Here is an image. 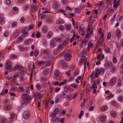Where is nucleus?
I'll list each match as a JSON object with an SVG mask.
<instances>
[{
  "instance_id": "obj_30",
  "label": "nucleus",
  "mask_w": 123,
  "mask_h": 123,
  "mask_svg": "<svg viewBox=\"0 0 123 123\" xmlns=\"http://www.w3.org/2000/svg\"><path fill=\"white\" fill-rule=\"evenodd\" d=\"M64 45V44L63 43L60 44L58 46L59 49H62L63 48Z\"/></svg>"
},
{
  "instance_id": "obj_3",
  "label": "nucleus",
  "mask_w": 123,
  "mask_h": 123,
  "mask_svg": "<svg viewBox=\"0 0 123 123\" xmlns=\"http://www.w3.org/2000/svg\"><path fill=\"white\" fill-rule=\"evenodd\" d=\"M29 111H25L24 112L23 115V118L26 119H28L29 117Z\"/></svg>"
},
{
  "instance_id": "obj_25",
  "label": "nucleus",
  "mask_w": 123,
  "mask_h": 123,
  "mask_svg": "<svg viewBox=\"0 0 123 123\" xmlns=\"http://www.w3.org/2000/svg\"><path fill=\"white\" fill-rule=\"evenodd\" d=\"M106 119V117L105 116H104L100 118V121L103 122L105 121Z\"/></svg>"
},
{
  "instance_id": "obj_5",
  "label": "nucleus",
  "mask_w": 123,
  "mask_h": 123,
  "mask_svg": "<svg viewBox=\"0 0 123 123\" xmlns=\"http://www.w3.org/2000/svg\"><path fill=\"white\" fill-rule=\"evenodd\" d=\"M60 72L57 69H56L54 72V78L56 80H57L58 79Z\"/></svg>"
},
{
  "instance_id": "obj_58",
  "label": "nucleus",
  "mask_w": 123,
  "mask_h": 123,
  "mask_svg": "<svg viewBox=\"0 0 123 123\" xmlns=\"http://www.w3.org/2000/svg\"><path fill=\"white\" fill-rule=\"evenodd\" d=\"M29 7H30V6H29V5L28 4H26L25 6V10L26 11L28 9Z\"/></svg>"
},
{
  "instance_id": "obj_47",
  "label": "nucleus",
  "mask_w": 123,
  "mask_h": 123,
  "mask_svg": "<svg viewBox=\"0 0 123 123\" xmlns=\"http://www.w3.org/2000/svg\"><path fill=\"white\" fill-rule=\"evenodd\" d=\"M113 62L114 63H116L117 62V60L115 56H114L113 60Z\"/></svg>"
},
{
  "instance_id": "obj_31",
  "label": "nucleus",
  "mask_w": 123,
  "mask_h": 123,
  "mask_svg": "<svg viewBox=\"0 0 123 123\" xmlns=\"http://www.w3.org/2000/svg\"><path fill=\"white\" fill-rule=\"evenodd\" d=\"M108 108V107L107 106L104 105L102 107V110L103 111H106L107 110Z\"/></svg>"
},
{
  "instance_id": "obj_60",
  "label": "nucleus",
  "mask_w": 123,
  "mask_h": 123,
  "mask_svg": "<svg viewBox=\"0 0 123 123\" xmlns=\"http://www.w3.org/2000/svg\"><path fill=\"white\" fill-rule=\"evenodd\" d=\"M18 74H14L13 77V80H14L18 76Z\"/></svg>"
},
{
  "instance_id": "obj_56",
  "label": "nucleus",
  "mask_w": 123,
  "mask_h": 123,
  "mask_svg": "<svg viewBox=\"0 0 123 123\" xmlns=\"http://www.w3.org/2000/svg\"><path fill=\"white\" fill-rule=\"evenodd\" d=\"M98 5H99L101 6H102L104 4V3L103 1H101L99 2V3H98Z\"/></svg>"
},
{
  "instance_id": "obj_39",
  "label": "nucleus",
  "mask_w": 123,
  "mask_h": 123,
  "mask_svg": "<svg viewBox=\"0 0 123 123\" xmlns=\"http://www.w3.org/2000/svg\"><path fill=\"white\" fill-rule=\"evenodd\" d=\"M13 118L10 117L7 119V121L9 123H11L13 121Z\"/></svg>"
},
{
  "instance_id": "obj_7",
  "label": "nucleus",
  "mask_w": 123,
  "mask_h": 123,
  "mask_svg": "<svg viewBox=\"0 0 123 123\" xmlns=\"http://www.w3.org/2000/svg\"><path fill=\"white\" fill-rule=\"evenodd\" d=\"M112 65V63L109 61L107 62L104 64L105 66L106 69L109 68Z\"/></svg>"
},
{
  "instance_id": "obj_2",
  "label": "nucleus",
  "mask_w": 123,
  "mask_h": 123,
  "mask_svg": "<svg viewBox=\"0 0 123 123\" xmlns=\"http://www.w3.org/2000/svg\"><path fill=\"white\" fill-rule=\"evenodd\" d=\"M81 54L82 56L81 57L79 63V64L80 65H82V63L83 62L84 63H85L84 62L85 61V52L84 50L82 52Z\"/></svg>"
},
{
  "instance_id": "obj_9",
  "label": "nucleus",
  "mask_w": 123,
  "mask_h": 123,
  "mask_svg": "<svg viewBox=\"0 0 123 123\" xmlns=\"http://www.w3.org/2000/svg\"><path fill=\"white\" fill-rule=\"evenodd\" d=\"M11 63V62L10 60H8L7 61L6 63V69L9 70L12 67Z\"/></svg>"
},
{
  "instance_id": "obj_20",
  "label": "nucleus",
  "mask_w": 123,
  "mask_h": 123,
  "mask_svg": "<svg viewBox=\"0 0 123 123\" xmlns=\"http://www.w3.org/2000/svg\"><path fill=\"white\" fill-rule=\"evenodd\" d=\"M47 58L50 59L51 58L52 55V53L50 52H49L48 53L47 55Z\"/></svg>"
},
{
  "instance_id": "obj_4",
  "label": "nucleus",
  "mask_w": 123,
  "mask_h": 123,
  "mask_svg": "<svg viewBox=\"0 0 123 123\" xmlns=\"http://www.w3.org/2000/svg\"><path fill=\"white\" fill-rule=\"evenodd\" d=\"M29 29L27 27L23 28L21 32L22 34H24V36L26 35V34L27 33Z\"/></svg>"
},
{
  "instance_id": "obj_49",
  "label": "nucleus",
  "mask_w": 123,
  "mask_h": 123,
  "mask_svg": "<svg viewBox=\"0 0 123 123\" xmlns=\"http://www.w3.org/2000/svg\"><path fill=\"white\" fill-rule=\"evenodd\" d=\"M53 6L55 9H57L58 7V4L54 3L53 5Z\"/></svg>"
},
{
  "instance_id": "obj_19",
  "label": "nucleus",
  "mask_w": 123,
  "mask_h": 123,
  "mask_svg": "<svg viewBox=\"0 0 123 123\" xmlns=\"http://www.w3.org/2000/svg\"><path fill=\"white\" fill-rule=\"evenodd\" d=\"M11 109V106L10 105H7L4 107V109L6 111H8Z\"/></svg>"
},
{
  "instance_id": "obj_59",
  "label": "nucleus",
  "mask_w": 123,
  "mask_h": 123,
  "mask_svg": "<svg viewBox=\"0 0 123 123\" xmlns=\"http://www.w3.org/2000/svg\"><path fill=\"white\" fill-rule=\"evenodd\" d=\"M17 88V87L16 86H14L11 88L12 91H15Z\"/></svg>"
},
{
  "instance_id": "obj_48",
  "label": "nucleus",
  "mask_w": 123,
  "mask_h": 123,
  "mask_svg": "<svg viewBox=\"0 0 123 123\" xmlns=\"http://www.w3.org/2000/svg\"><path fill=\"white\" fill-rule=\"evenodd\" d=\"M111 36V33L110 32H109L108 33V34L107 36V39L108 40L110 38Z\"/></svg>"
},
{
  "instance_id": "obj_28",
  "label": "nucleus",
  "mask_w": 123,
  "mask_h": 123,
  "mask_svg": "<svg viewBox=\"0 0 123 123\" xmlns=\"http://www.w3.org/2000/svg\"><path fill=\"white\" fill-rule=\"evenodd\" d=\"M67 82V80L66 79H65L63 81L60 82L59 84L60 86L64 85Z\"/></svg>"
},
{
  "instance_id": "obj_22",
  "label": "nucleus",
  "mask_w": 123,
  "mask_h": 123,
  "mask_svg": "<svg viewBox=\"0 0 123 123\" xmlns=\"http://www.w3.org/2000/svg\"><path fill=\"white\" fill-rule=\"evenodd\" d=\"M116 34L117 36L118 37H119L121 36V31L120 30H117Z\"/></svg>"
},
{
  "instance_id": "obj_53",
  "label": "nucleus",
  "mask_w": 123,
  "mask_h": 123,
  "mask_svg": "<svg viewBox=\"0 0 123 123\" xmlns=\"http://www.w3.org/2000/svg\"><path fill=\"white\" fill-rule=\"evenodd\" d=\"M59 29L62 31H63L64 30V27L63 25H61L59 26Z\"/></svg>"
},
{
  "instance_id": "obj_24",
  "label": "nucleus",
  "mask_w": 123,
  "mask_h": 123,
  "mask_svg": "<svg viewBox=\"0 0 123 123\" xmlns=\"http://www.w3.org/2000/svg\"><path fill=\"white\" fill-rule=\"evenodd\" d=\"M52 35V33L51 31H49L47 35V37L48 38H50Z\"/></svg>"
},
{
  "instance_id": "obj_40",
  "label": "nucleus",
  "mask_w": 123,
  "mask_h": 123,
  "mask_svg": "<svg viewBox=\"0 0 123 123\" xmlns=\"http://www.w3.org/2000/svg\"><path fill=\"white\" fill-rule=\"evenodd\" d=\"M17 25V23L16 22H13L12 24V27H15Z\"/></svg>"
},
{
  "instance_id": "obj_42",
  "label": "nucleus",
  "mask_w": 123,
  "mask_h": 123,
  "mask_svg": "<svg viewBox=\"0 0 123 123\" xmlns=\"http://www.w3.org/2000/svg\"><path fill=\"white\" fill-rule=\"evenodd\" d=\"M79 33L83 37L84 36V31L82 30H81L79 31Z\"/></svg>"
},
{
  "instance_id": "obj_46",
  "label": "nucleus",
  "mask_w": 123,
  "mask_h": 123,
  "mask_svg": "<svg viewBox=\"0 0 123 123\" xmlns=\"http://www.w3.org/2000/svg\"><path fill=\"white\" fill-rule=\"evenodd\" d=\"M39 52L38 50H36L34 53V55L35 56H37L38 55Z\"/></svg>"
},
{
  "instance_id": "obj_38",
  "label": "nucleus",
  "mask_w": 123,
  "mask_h": 123,
  "mask_svg": "<svg viewBox=\"0 0 123 123\" xmlns=\"http://www.w3.org/2000/svg\"><path fill=\"white\" fill-rule=\"evenodd\" d=\"M10 57L12 59H14L17 58V56L15 55L12 54L11 55Z\"/></svg>"
},
{
  "instance_id": "obj_63",
  "label": "nucleus",
  "mask_w": 123,
  "mask_h": 123,
  "mask_svg": "<svg viewBox=\"0 0 123 123\" xmlns=\"http://www.w3.org/2000/svg\"><path fill=\"white\" fill-rule=\"evenodd\" d=\"M68 10H69V11H71L72 10V9L69 6H66V10L67 11Z\"/></svg>"
},
{
  "instance_id": "obj_41",
  "label": "nucleus",
  "mask_w": 123,
  "mask_h": 123,
  "mask_svg": "<svg viewBox=\"0 0 123 123\" xmlns=\"http://www.w3.org/2000/svg\"><path fill=\"white\" fill-rule=\"evenodd\" d=\"M55 41H57L58 42H60L61 41H62L61 39L60 38H58V37H56L55 38Z\"/></svg>"
},
{
  "instance_id": "obj_1",
  "label": "nucleus",
  "mask_w": 123,
  "mask_h": 123,
  "mask_svg": "<svg viewBox=\"0 0 123 123\" xmlns=\"http://www.w3.org/2000/svg\"><path fill=\"white\" fill-rule=\"evenodd\" d=\"M21 98L24 100H26V101L28 102L29 101L31 100V98L27 94H23L22 95Z\"/></svg>"
},
{
  "instance_id": "obj_8",
  "label": "nucleus",
  "mask_w": 123,
  "mask_h": 123,
  "mask_svg": "<svg viewBox=\"0 0 123 123\" xmlns=\"http://www.w3.org/2000/svg\"><path fill=\"white\" fill-rule=\"evenodd\" d=\"M117 79L115 77L112 78L110 80V84L111 86H114L116 83Z\"/></svg>"
},
{
  "instance_id": "obj_21",
  "label": "nucleus",
  "mask_w": 123,
  "mask_h": 123,
  "mask_svg": "<svg viewBox=\"0 0 123 123\" xmlns=\"http://www.w3.org/2000/svg\"><path fill=\"white\" fill-rule=\"evenodd\" d=\"M49 69H45L43 71V73L44 74L46 75L48 74L49 73Z\"/></svg>"
},
{
  "instance_id": "obj_16",
  "label": "nucleus",
  "mask_w": 123,
  "mask_h": 123,
  "mask_svg": "<svg viewBox=\"0 0 123 123\" xmlns=\"http://www.w3.org/2000/svg\"><path fill=\"white\" fill-rule=\"evenodd\" d=\"M61 64L62 65L64 66V68L65 69L68 67V65L65 62L64 60H62L61 61Z\"/></svg>"
},
{
  "instance_id": "obj_57",
  "label": "nucleus",
  "mask_w": 123,
  "mask_h": 123,
  "mask_svg": "<svg viewBox=\"0 0 123 123\" xmlns=\"http://www.w3.org/2000/svg\"><path fill=\"white\" fill-rule=\"evenodd\" d=\"M31 43V41L30 39L27 40L25 42V43L26 44H28Z\"/></svg>"
},
{
  "instance_id": "obj_13",
  "label": "nucleus",
  "mask_w": 123,
  "mask_h": 123,
  "mask_svg": "<svg viewBox=\"0 0 123 123\" xmlns=\"http://www.w3.org/2000/svg\"><path fill=\"white\" fill-rule=\"evenodd\" d=\"M117 68L114 65H112L111 67L110 72L112 73H114L116 70Z\"/></svg>"
},
{
  "instance_id": "obj_18",
  "label": "nucleus",
  "mask_w": 123,
  "mask_h": 123,
  "mask_svg": "<svg viewBox=\"0 0 123 123\" xmlns=\"http://www.w3.org/2000/svg\"><path fill=\"white\" fill-rule=\"evenodd\" d=\"M28 103L27 101H25L24 102L21 103V106L22 107H26Z\"/></svg>"
},
{
  "instance_id": "obj_54",
  "label": "nucleus",
  "mask_w": 123,
  "mask_h": 123,
  "mask_svg": "<svg viewBox=\"0 0 123 123\" xmlns=\"http://www.w3.org/2000/svg\"><path fill=\"white\" fill-rule=\"evenodd\" d=\"M61 2L63 4H66L67 3L68 0H62Z\"/></svg>"
},
{
  "instance_id": "obj_23",
  "label": "nucleus",
  "mask_w": 123,
  "mask_h": 123,
  "mask_svg": "<svg viewBox=\"0 0 123 123\" xmlns=\"http://www.w3.org/2000/svg\"><path fill=\"white\" fill-rule=\"evenodd\" d=\"M93 34L92 31H91L90 33L88 32L86 35V36L85 37V38H87V40L89 39V36L91 34Z\"/></svg>"
},
{
  "instance_id": "obj_14",
  "label": "nucleus",
  "mask_w": 123,
  "mask_h": 123,
  "mask_svg": "<svg viewBox=\"0 0 123 123\" xmlns=\"http://www.w3.org/2000/svg\"><path fill=\"white\" fill-rule=\"evenodd\" d=\"M118 0L117 2H116L117 0L115 1L114 0H113V3L114 4V7L115 8H117L119 5V0Z\"/></svg>"
},
{
  "instance_id": "obj_51",
  "label": "nucleus",
  "mask_w": 123,
  "mask_h": 123,
  "mask_svg": "<svg viewBox=\"0 0 123 123\" xmlns=\"http://www.w3.org/2000/svg\"><path fill=\"white\" fill-rule=\"evenodd\" d=\"M5 22V19L3 18H0V23L2 22Z\"/></svg>"
},
{
  "instance_id": "obj_45",
  "label": "nucleus",
  "mask_w": 123,
  "mask_h": 123,
  "mask_svg": "<svg viewBox=\"0 0 123 123\" xmlns=\"http://www.w3.org/2000/svg\"><path fill=\"white\" fill-rule=\"evenodd\" d=\"M37 88L38 90H40L41 88V86L40 85L39 83H37L36 85Z\"/></svg>"
},
{
  "instance_id": "obj_35",
  "label": "nucleus",
  "mask_w": 123,
  "mask_h": 123,
  "mask_svg": "<svg viewBox=\"0 0 123 123\" xmlns=\"http://www.w3.org/2000/svg\"><path fill=\"white\" fill-rule=\"evenodd\" d=\"M51 60H49L45 64V65L46 66H49L50 65V64L51 63Z\"/></svg>"
},
{
  "instance_id": "obj_33",
  "label": "nucleus",
  "mask_w": 123,
  "mask_h": 123,
  "mask_svg": "<svg viewBox=\"0 0 123 123\" xmlns=\"http://www.w3.org/2000/svg\"><path fill=\"white\" fill-rule=\"evenodd\" d=\"M54 112L56 114H58L59 113V110L58 108H56L54 110Z\"/></svg>"
},
{
  "instance_id": "obj_15",
  "label": "nucleus",
  "mask_w": 123,
  "mask_h": 123,
  "mask_svg": "<svg viewBox=\"0 0 123 123\" xmlns=\"http://www.w3.org/2000/svg\"><path fill=\"white\" fill-rule=\"evenodd\" d=\"M30 9L31 11L32 12H35L37 11V7L34 5H33L31 6Z\"/></svg>"
},
{
  "instance_id": "obj_50",
  "label": "nucleus",
  "mask_w": 123,
  "mask_h": 123,
  "mask_svg": "<svg viewBox=\"0 0 123 123\" xmlns=\"http://www.w3.org/2000/svg\"><path fill=\"white\" fill-rule=\"evenodd\" d=\"M18 88L22 92H23L25 91V90L24 89L23 87L19 86L18 87Z\"/></svg>"
},
{
  "instance_id": "obj_36",
  "label": "nucleus",
  "mask_w": 123,
  "mask_h": 123,
  "mask_svg": "<svg viewBox=\"0 0 123 123\" xmlns=\"http://www.w3.org/2000/svg\"><path fill=\"white\" fill-rule=\"evenodd\" d=\"M111 115L112 116H115L116 115V113L115 111H112L111 112Z\"/></svg>"
},
{
  "instance_id": "obj_32",
  "label": "nucleus",
  "mask_w": 123,
  "mask_h": 123,
  "mask_svg": "<svg viewBox=\"0 0 123 123\" xmlns=\"http://www.w3.org/2000/svg\"><path fill=\"white\" fill-rule=\"evenodd\" d=\"M84 114V112L83 111H80V113L78 116V117L79 119L81 118L82 115Z\"/></svg>"
},
{
  "instance_id": "obj_26",
  "label": "nucleus",
  "mask_w": 123,
  "mask_h": 123,
  "mask_svg": "<svg viewBox=\"0 0 123 123\" xmlns=\"http://www.w3.org/2000/svg\"><path fill=\"white\" fill-rule=\"evenodd\" d=\"M89 21L91 22H94L95 21V20L93 17L91 16L90 17Z\"/></svg>"
},
{
  "instance_id": "obj_55",
  "label": "nucleus",
  "mask_w": 123,
  "mask_h": 123,
  "mask_svg": "<svg viewBox=\"0 0 123 123\" xmlns=\"http://www.w3.org/2000/svg\"><path fill=\"white\" fill-rule=\"evenodd\" d=\"M25 20V18L24 17H22L20 19V21L21 23H23Z\"/></svg>"
},
{
  "instance_id": "obj_52",
  "label": "nucleus",
  "mask_w": 123,
  "mask_h": 123,
  "mask_svg": "<svg viewBox=\"0 0 123 123\" xmlns=\"http://www.w3.org/2000/svg\"><path fill=\"white\" fill-rule=\"evenodd\" d=\"M105 52L106 53H109L110 52V49L109 47H107L106 48L105 50Z\"/></svg>"
},
{
  "instance_id": "obj_10",
  "label": "nucleus",
  "mask_w": 123,
  "mask_h": 123,
  "mask_svg": "<svg viewBox=\"0 0 123 123\" xmlns=\"http://www.w3.org/2000/svg\"><path fill=\"white\" fill-rule=\"evenodd\" d=\"M71 56L69 53H67L65 55V59L67 61H69L71 59Z\"/></svg>"
},
{
  "instance_id": "obj_37",
  "label": "nucleus",
  "mask_w": 123,
  "mask_h": 123,
  "mask_svg": "<svg viewBox=\"0 0 123 123\" xmlns=\"http://www.w3.org/2000/svg\"><path fill=\"white\" fill-rule=\"evenodd\" d=\"M18 70L21 71H23L24 70V68L23 67L18 66Z\"/></svg>"
},
{
  "instance_id": "obj_44",
  "label": "nucleus",
  "mask_w": 123,
  "mask_h": 123,
  "mask_svg": "<svg viewBox=\"0 0 123 123\" xmlns=\"http://www.w3.org/2000/svg\"><path fill=\"white\" fill-rule=\"evenodd\" d=\"M75 12L76 13H79L80 12V10L79 8H76L75 10Z\"/></svg>"
},
{
  "instance_id": "obj_12",
  "label": "nucleus",
  "mask_w": 123,
  "mask_h": 123,
  "mask_svg": "<svg viewBox=\"0 0 123 123\" xmlns=\"http://www.w3.org/2000/svg\"><path fill=\"white\" fill-rule=\"evenodd\" d=\"M100 75V71L99 69L96 68L95 71V77L96 78H98L99 75Z\"/></svg>"
},
{
  "instance_id": "obj_29",
  "label": "nucleus",
  "mask_w": 123,
  "mask_h": 123,
  "mask_svg": "<svg viewBox=\"0 0 123 123\" xmlns=\"http://www.w3.org/2000/svg\"><path fill=\"white\" fill-rule=\"evenodd\" d=\"M67 97V100H70L71 97V94L69 93H68V94L67 96H66Z\"/></svg>"
},
{
  "instance_id": "obj_27",
  "label": "nucleus",
  "mask_w": 123,
  "mask_h": 123,
  "mask_svg": "<svg viewBox=\"0 0 123 123\" xmlns=\"http://www.w3.org/2000/svg\"><path fill=\"white\" fill-rule=\"evenodd\" d=\"M23 36H20L19 38H17V41L19 42L23 41Z\"/></svg>"
},
{
  "instance_id": "obj_6",
  "label": "nucleus",
  "mask_w": 123,
  "mask_h": 123,
  "mask_svg": "<svg viewBox=\"0 0 123 123\" xmlns=\"http://www.w3.org/2000/svg\"><path fill=\"white\" fill-rule=\"evenodd\" d=\"M97 88V86L96 82H94V84L92 86V88L93 90V93L94 94H96L97 92L96 89Z\"/></svg>"
},
{
  "instance_id": "obj_62",
  "label": "nucleus",
  "mask_w": 123,
  "mask_h": 123,
  "mask_svg": "<svg viewBox=\"0 0 123 123\" xmlns=\"http://www.w3.org/2000/svg\"><path fill=\"white\" fill-rule=\"evenodd\" d=\"M4 36L5 37H7L8 36V32L5 31L4 32Z\"/></svg>"
},
{
  "instance_id": "obj_61",
  "label": "nucleus",
  "mask_w": 123,
  "mask_h": 123,
  "mask_svg": "<svg viewBox=\"0 0 123 123\" xmlns=\"http://www.w3.org/2000/svg\"><path fill=\"white\" fill-rule=\"evenodd\" d=\"M70 71H71V70H68V71L66 72H65V74L66 75H68V76H69L70 75Z\"/></svg>"
},
{
  "instance_id": "obj_43",
  "label": "nucleus",
  "mask_w": 123,
  "mask_h": 123,
  "mask_svg": "<svg viewBox=\"0 0 123 123\" xmlns=\"http://www.w3.org/2000/svg\"><path fill=\"white\" fill-rule=\"evenodd\" d=\"M71 85L73 87L77 88V87L78 84L74 83L71 84Z\"/></svg>"
},
{
  "instance_id": "obj_64",
  "label": "nucleus",
  "mask_w": 123,
  "mask_h": 123,
  "mask_svg": "<svg viewBox=\"0 0 123 123\" xmlns=\"http://www.w3.org/2000/svg\"><path fill=\"white\" fill-rule=\"evenodd\" d=\"M121 80L120 79H119L118 80V85H120L121 84Z\"/></svg>"
},
{
  "instance_id": "obj_17",
  "label": "nucleus",
  "mask_w": 123,
  "mask_h": 123,
  "mask_svg": "<svg viewBox=\"0 0 123 123\" xmlns=\"http://www.w3.org/2000/svg\"><path fill=\"white\" fill-rule=\"evenodd\" d=\"M50 45L51 48L54 47L55 46V43L54 40H51L50 43Z\"/></svg>"
},
{
  "instance_id": "obj_11",
  "label": "nucleus",
  "mask_w": 123,
  "mask_h": 123,
  "mask_svg": "<svg viewBox=\"0 0 123 123\" xmlns=\"http://www.w3.org/2000/svg\"><path fill=\"white\" fill-rule=\"evenodd\" d=\"M68 92L67 91L64 90L62 92L61 94V96L62 97V98H64L67 96L68 94Z\"/></svg>"
},
{
  "instance_id": "obj_34",
  "label": "nucleus",
  "mask_w": 123,
  "mask_h": 123,
  "mask_svg": "<svg viewBox=\"0 0 123 123\" xmlns=\"http://www.w3.org/2000/svg\"><path fill=\"white\" fill-rule=\"evenodd\" d=\"M118 100L119 102H121L123 100V96L120 95L118 97Z\"/></svg>"
}]
</instances>
